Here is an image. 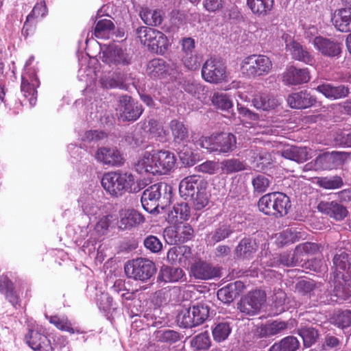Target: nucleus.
I'll use <instances>...</instances> for the list:
<instances>
[{"mask_svg":"<svg viewBox=\"0 0 351 351\" xmlns=\"http://www.w3.org/2000/svg\"><path fill=\"white\" fill-rule=\"evenodd\" d=\"M101 183L106 193L114 197H121L126 193H136L142 189L141 182H136L131 173L121 171L105 173Z\"/></svg>","mask_w":351,"mask_h":351,"instance_id":"obj_1","label":"nucleus"},{"mask_svg":"<svg viewBox=\"0 0 351 351\" xmlns=\"http://www.w3.org/2000/svg\"><path fill=\"white\" fill-rule=\"evenodd\" d=\"M207 182L200 176L193 175L184 178L179 184V193L185 199L193 202L195 210L204 208L208 203Z\"/></svg>","mask_w":351,"mask_h":351,"instance_id":"obj_2","label":"nucleus"},{"mask_svg":"<svg viewBox=\"0 0 351 351\" xmlns=\"http://www.w3.org/2000/svg\"><path fill=\"white\" fill-rule=\"evenodd\" d=\"M172 186L165 182H158L146 189L141 196V204L148 213H153L158 206H166L172 198Z\"/></svg>","mask_w":351,"mask_h":351,"instance_id":"obj_3","label":"nucleus"},{"mask_svg":"<svg viewBox=\"0 0 351 351\" xmlns=\"http://www.w3.org/2000/svg\"><path fill=\"white\" fill-rule=\"evenodd\" d=\"M258 209L267 215L282 217L291 208L289 197L283 193L274 192L262 196L258 202Z\"/></svg>","mask_w":351,"mask_h":351,"instance_id":"obj_4","label":"nucleus"},{"mask_svg":"<svg viewBox=\"0 0 351 351\" xmlns=\"http://www.w3.org/2000/svg\"><path fill=\"white\" fill-rule=\"evenodd\" d=\"M136 35L142 44L147 45L156 53L163 54L169 47L167 37L156 29L141 26L136 29Z\"/></svg>","mask_w":351,"mask_h":351,"instance_id":"obj_5","label":"nucleus"},{"mask_svg":"<svg viewBox=\"0 0 351 351\" xmlns=\"http://www.w3.org/2000/svg\"><path fill=\"white\" fill-rule=\"evenodd\" d=\"M272 69L271 60L265 55H250L241 63V71L248 77H258L267 75Z\"/></svg>","mask_w":351,"mask_h":351,"instance_id":"obj_6","label":"nucleus"},{"mask_svg":"<svg viewBox=\"0 0 351 351\" xmlns=\"http://www.w3.org/2000/svg\"><path fill=\"white\" fill-rule=\"evenodd\" d=\"M124 270L128 278L145 282L156 273V267L152 261L138 258L127 262Z\"/></svg>","mask_w":351,"mask_h":351,"instance_id":"obj_7","label":"nucleus"},{"mask_svg":"<svg viewBox=\"0 0 351 351\" xmlns=\"http://www.w3.org/2000/svg\"><path fill=\"white\" fill-rule=\"evenodd\" d=\"M202 76L205 81L210 83L218 84L226 81V67L221 60L211 58L204 63Z\"/></svg>","mask_w":351,"mask_h":351,"instance_id":"obj_8","label":"nucleus"},{"mask_svg":"<svg viewBox=\"0 0 351 351\" xmlns=\"http://www.w3.org/2000/svg\"><path fill=\"white\" fill-rule=\"evenodd\" d=\"M265 302V293L261 290H255L241 298L237 304V308L244 315L254 316L259 313Z\"/></svg>","mask_w":351,"mask_h":351,"instance_id":"obj_9","label":"nucleus"},{"mask_svg":"<svg viewBox=\"0 0 351 351\" xmlns=\"http://www.w3.org/2000/svg\"><path fill=\"white\" fill-rule=\"evenodd\" d=\"M119 118L124 121H134L142 114V106L135 101L130 96L124 95L119 98L117 107Z\"/></svg>","mask_w":351,"mask_h":351,"instance_id":"obj_10","label":"nucleus"},{"mask_svg":"<svg viewBox=\"0 0 351 351\" xmlns=\"http://www.w3.org/2000/svg\"><path fill=\"white\" fill-rule=\"evenodd\" d=\"M189 265V275L196 280H207L221 276L219 267L201 258L195 259Z\"/></svg>","mask_w":351,"mask_h":351,"instance_id":"obj_11","label":"nucleus"},{"mask_svg":"<svg viewBox=\"0 0 351 351\" xmlns=\"http://www.w3.org/2000/svg\"><path fill=\"white\" fill-rule=\"evenodd\" d=\"M193 229L188 223H180L176 227L165 230V237L169 243H184L191 240L193 236Z\"/></svg>","mask_w":351,"mask_h":351,"instance_id":"obj_12","label":"nucleus"},{"mask_svg":"<svg viewBox=\"0 0 351 351\" xmlns=\"http://www.w3.org/2000/svg\"><path fill=\"white\" fill-rule=\"evenodd\" d=\"M132 56L118 47H111L104 51L103 61L110 66H125L131 63Z\"/></svg>","mask_w":351,"mask_h":351,"instance_id":"obj_13","label":"nucleus"},{"mask_svg":"<svg viewBox=\"0 0 351 351\" xmlns=\"http://www.w3.org/2000/svg\"><path fill=\"white\" fill-rule=\"evenodd\" d=\"M95 159L105 165L120 167L124 162V159L120 152L115 148L102 147L97 149Z\"/></svg>","mask_w":351,"mask_h":351,"instance_id":"obj_14","label":"nucleus"},{"mask_svg":"<svg viewBox=\"0 0 351 351\" xmlns=\"http://www.w3.org/2000/svg\"><path fill=\"white\" fill-rule=\"evenodd\" d=\"M193 257L191 249L186 245L171 247L167 255V260L172 264H179L182 267L189 266Z\"/></svg>","mask_w":351,"mask_h":351,"instance_id":"obj_15","label":"nucleus"},{"mask_svg":"<svg viewBox=\"0 0 351 351\" xmlns=\"http://www.w3.org/2000/svg\"><path fill=\"white\" fill-rule=\"evenodd\" d=\"M313 45L322 55L328 57L337 56L341 51L339 43L324 37L315 38Z\"/></svg>","mask_w":351,"mask_h":351,"instance_id":"obj_16","label":"nucleus"},{"mask_svg":"<svg viewBox=\"0 0 351 351\" xmlns=\"http://www.w3.org/2000/svg\"><path fill=\"white\" fill-rule=\"evenodd\" d=\"M154 153L158 174H167L175 166L176 159L174 154L169 150L154 151Z\"/></svg>","mask_w":351,"mask_h":351,"instance_id":"obj_17","label":"nucleus"},{"mask_svg":"<svg viewBox=\"0 0 351 351\" xmlns=\"http://www.w3.org/2000/svg\"><path fill=\"white\" fill-rule=\"evenodd\" d=\"M38 86V80L34 75H22L21 92L25 98H28L30 107L34 106L36 103L37 91L36 87Z\"/></svg>","mask_w":351,"mask_h":351,"instance_id":"obj_18","label":"nucleus"},{"mask_svg":"<svg viewBox=\"0 0 351 351\" xmlns=\"http://www.w3.org/2000/svg\"><path fill=\"white\" fill-rule=\"evenodd\" d=\"M28 345L35 351H52L50 340L36 330H30L25 337Z\"/></svg>","mask_w":351,"mask_h":351,"instance_id":"obj_19","label":"nucleus"},{"mask_svg":"<svg viewBox=\"0 0 351 351\" xmlns=\"http://www.w3.org/2000/svg\"><path fill=\"white\" fill-rule=\"evenodd\" d=\"M350 265L348 250L342 248L337 250L332 258V265L331 267L335 278H340L344 276L343 272L347 268H350Z\"/></svg>","mask_w":351,"mask_h":351,"instance_id":"obj_20","label":"nucleus"},{"mask_svg":"<svg viewBox=\"0 0 351 351\" xmlns=\"http://www.w3.org/2000/svg\"><path fill=\"white\" fill-rule=\"evenodd\" d=\"M145 218L134 209L121 210L119 227L122 230L130 229L143 223Z\"/></svg>","mask_w":351,"mask_h":351,"instance_id":"obj_21","label":"nucleus"},{"mask_svg":"<svg viewBox=\"0 0 351 351\" xmlns=\"http://www.w3.org/2000/svg\"><path fill=\"white\" fill-rule=\"evenodd\" d=\"M309 79V73L306 69H298L294 66L289 67L282 75L283 82L289 85L306 83Z\"/></svg>","mask_w":351,"mask_h":351,"instance_id":"obj_22","label":"nucleus"},{"mask_svg":"<svg viewBox=\"0 0 351 351\" xmlns=\"http://www.w3.org/2000/svg\"><path fill=\"white\" fill-rule=\"evenodd\" d=\"M315 102V98L306 90L293 93L287 97V103L292 108H307L313 106Z\"/></svg>","mask_w":351,"mask_h":351,"instance_id":"obj_23","label":"nucleus"},{"mask_svg":"<svg viewBox=\"0 0 351 351\" xmlns=\"http://www.w3.org/2000/svg\"><path fill=\"white\" fill-rule=\"evenodd\" d=\"M317 209L336 220H342L348 215L346 207L335 201L321 202L317 206Z\"/></svg>","mask_w":351,"mask_h":351,"instance_id":"obj_24","label":"nucleus"},{"mask_svg":"<svg viewBox=\"0 0 351 351\" xmlns=\"http://www.w3.org/2000/svg\"><path fill=\"white\" fill-rule=\"evenodd\" d=\"M341 162V153L337 152L324 153L315 158V165L319 171L335 169Z\"/></svg>","mask_w":351,"mask_h":351,"instance_id":"obj_25","label":"nucleus"},{"mask_svg":"<svg viewBox=\"0 0 351 351\" xmlns=\"http://www.w3.org/2000/svg\"><path fill=\"white\" fill-rule=\"evenodd\" d=\"M279 152L285 158L298 163L304 162L311 158L309 149L306 147L288 145L282 149Z\"/></svg>","mask_w":351,"mask_h":351,"instance_id":"obj_26","label":"nucleus"},{"mask_svg":"<svg viewBox=\"0 0 351 351\" xmlns=\"http://www.w3.org/2000/svg\"><path fill=\"white\" fill-rule=\"evenodd\" d=\"M302 258L299 256V254L298 253L296 254V250L295 249L293 253L285 252L279 256L274 257L273 260H271L269 263L266 261L263 263L270 267H276L280 265L287 267H295L298 265L303 266L302 264Z\"/></svg>","mask_w":351,"mask_h":351,"instance_id":"obj_27","label":"nucleus"},{"mask_svg":"<svg viewBox=\"0 0 351 351\" xmlns=\"http://www.w3.org/2000/svg\"><path fill=\"white\" fill-rule=\"evenodd\" d=\"M156 163L154 151L152 153L145 152L136 163L135 168L136 171L141 174L156 175L158 174V170L156 166Z\"/></svg>","mask_w":351,"mask_h":351,"instance_id":"obj_28","label":"nucleus"},{"mask_svg":"<svg viewBox=\"0 0 351 351\" xmlns=\"http://www.w3.org/2000/svg\"><path fill=\"white\" fill-rule=\"evenodd\" d=\"M250 156L253 168L258 171H264L272 162L271 154L262 148L252 149Z\"/></svg>","mask_w":351,"mask_h":351,"instance_id":"obj_29","label":"nucleus"},{"mask_svg":"<svg viewBox=\"0 0 351 351\" xmlns=\"http://www.w3.org/2000/svg\"><path fill=\"white\" fill-rule=\"evenodd\" d=\"M288 328V322L275 320L270 323L262 324L256 330V335L259 337H267L280 334Z\"/></svg>","mask_w":351,"mask_h":351,"instance_id":"obj_30","label":"nucleus"},{"mask_svg":"<svg viewBox=\"0 0 351 351\" xmlns=\"http://www.w3.org/2000/svg\"><path fill=\"white\" fill-rule=\"evenodd\" d=\"M169 128L173 142L178 145H184L189 141V130L183 122L173 119L169 123Z\"/></svg>","mask_w":351,"mask_h":351,"instance_id":"obj_31","label":"nucleus"},{"mask_svg":"<svg viewBox=\"0 0 351 351\" xmlns=\"http://www.w3.org/2000/svg\"><path fill=\"white\" fill-rule=\"evenodd\" d=\"M184 278L185 274L182 269L167 265L162 266L158 275V280L165 282H176Z\"/></svg>","mask_w":351,"mask_h":351,"instance_id":"obj_32","label":"nucleus"},{"mask_svg":"<svg viewBox=\"0 0 351 351\" xmlns=\"http://www.w3.org/2000/svg\"><path fill=\"white\" fill-rule=\"evenodd\" d=\"M258 250V244L255 240L250 237L242 239L235 248V254L243 259H250Z\"/></svg>","mask_w":351,"mask_h":351,"instance_id":"obj_33","label":"nucleus"},{"mask_svg":"<svg viewBox=\"0 0 351 351\" xmlns=\"http://www.w3.org/2000/svg\"><path fill=\"white\" fill-rule=\"evenodd\" d=\"M332 295L336 297L335 301L341 302L351 296V279H346L344 276L335 278Z\"/></svg>","mask_w":351,"mask_h":351,"instance_id":"obj_34","label":"nucleus"},{"mask_svg":"<svg viewBox=\"0 0 351 351\" xmlns=\"http://www.w3.org/2000/svg\"><path fill=\"white\" fill-rule=\"evenodd\" d=\"M243 287L241 281L230 283L217 291V298L222 302L229 304L239 295L240 289Z\"/></svg>","mask_w":351,"mask_h":351,"instance_id":"obj_35","label":"nucleus"},{"mask_svg":"<svg viewBox=\"0 0 351 351\" xmlns=\"http://www.w3.org/2000/svg\"><path fill=\"white\" fill-rule=\"evenodd\" d=\"M139 16L145 24L149 26H158L164 19V12L161 10H152L142 8Z\"/></svg>","mask_w":351,"mask_h":351,"instance_id":"obj_36","label":"nucleus"},{"mask_svg":"<svg viewBox=\"0 0 351 351\" xmlns=\"http://www.w3.org/2000/svg\"><path fill=\"white\" fill-rule=\"evenodd\" d=\"M287 49L291 52L293 58L302 61L307 64L312 65L315 60L312 55L302 47V46L295 41L286 45Z\"/></svg>","mask_w":351,"mask_h":351,"instance_id":"obj_37","label":"nucleus"},{"mask_svg":"<svg viewBox=\"0 0 351 351\" xmlns=\"http://www.w3.org/2000/svg\"><path fill=\"white\" fill-rule=\"evenodd\" d=\"M316 89L326 97L332 99L345 97L349 94V89L343 85L333 86L329 84H325L318 86Z\"/></svg>","mask_w":351,"mask_h":351,"instance_id":"obj_38","label":"nucleus"},{"mask_svg":"<svg viewBox=\"0 0 351 351\" xmlns=\"http://www.w3.org/2000/svg\"><path fill=\"white\" fill-rule=\"evenodd\" d=\"M231 332V322L227 320L218 321L212 326L213 338L217 343L226 340Z\"/></svg>","mask_w":351,"mask_h":351,"instance_id":"obj_39","label":"nucleus"},{"mask_svg":"<svg viewBox=\"0 0 351 351\" xmlns=\"http://www.w3.org/2000/svg\"><path fill=\"white\" fill-rule=\"evenodd\" d=\"M252 103L256 108L268 111L276 108L280 104V101L271 95L262 93L256 95Z\"/></svg>","mask_w":351,"mask_h":351,"instance_id":"obj_40","label":"nucleus"},{"mask_svg":"<svg viewBox=\"0 0 351 351\" xmlns=\"http://www.w3.org/2000/svg\"><path fill=\"white\" fill-rule=\"evenodd\" d=\"M217 152L228 153L234 150L236 147L237 140L234 134L222 132L216 134Z\"/></svg>","mask_w":351,"mask_h":351,"instance_id":"obj_41","label":"nucleus"},{"mask_svg":"<svg viewBox=\"0 0 351 351\" xmlns=\"http://www.w3.org/2000/svg\"><path fill=\"white\" fill-rule=\"evenodd\" d=\"M234 232V229L230 224L220 223L214 231L208 234L207 241L210 244H215L228 238Z\"/></svg>","mask_w":351,"mask_h":351,"instance_id":"obj_42","label":"nucleus"},{"mask_svg":"<svg viewBox=\"0 0 351 351\" xmlns=\"http://www.w3.org/2000/svg\"><path fill=\"white\" fill-rule=\"evenodd\" d=\"M0 292L15 306L18 304V296L13 282L5 275H0Z\"/></svg>","mask_w":351,"mask_h":351,"instance_id":"obj_43","label":"nucleus"},{"mask_svg":"<svg viewBox=\"0 0 351 351\" xmlns=\"http://www.w3.org/2000/svg\"><path fill=\"white\" fill-rule=\"evenodd\" d=\"M274 0H247V5L253 14L266 16L271 10Z\"/></svg>","mask_w":351,"mask_h":351,"instance_id":"obj_44","label":"nucleus"},{"mask_svg":"<svg viewBox=\"0 0 351 351\" xmlns=\"http://www.w3.org/2000/svg\"><path fill=\"white\" fill-rule=\"evenodd\" d=\"M169 66L165 61L161 58L150 60L147 66V73L152 77H160L165 75Z\"/></svg>","mask_w":351,"mask_h":351,"instance_id":"obj_45","label":"nucleus"},{"mask_svg":"<svg viewBox=\"0 0 351 351\" xmlns=\"http://www.w3.org/2000/svg\"><path fill=\"white\" fill-rule=\"evenodd\" d=\"M299 346L300 342L296 337L288 336L275 343L269 348V351H295Z\"/></svg>","mask_w":351,"mask_h":351,"instance_id":"obj_46","label":"nucleus"},{"mask_svg":"<svg viewBox=\"0 0 351 351\" xmlns=\"http://www.w3.org/2000/svg\"><path fill=\"white\" fill-rule=\"evenodd\" d=\"M190 346L194 351L208 350L211 346L209 333L205 331L195 335L191 339Z\"/></svg>","mask_w":351,"mask_h":351,"instance_id":"obj_47","label":"nucleus"},{"mask_svg":"<svg viewBox=\"0 0 351 351\" xmlns=\"http://www.w3.org/2000/svg\"><path fill=\"white\" fill-rule=\"evenodd\" d=\"M114 29V25L111 20L101 19L97 22L93 35L97 38H106Z\"/></svg>","mask_w":351,"mask_h":351,"instance_id":"obj_48","label":"nucleus"},{"mask_svg":"<svg viewBox=\"0 0 351 351\" xmlns=\"http://www.w3.org/2000/svg\"><path fill=\"white\" fill-rule=\"evenodd\" d=\"M322 285L315 283L313 280H301L297 284V289L303 295H309V297L320 294Z\"/></svg>","mask_w":351,"mask_h":351,"instance_id":"obj_49","label":"nucleus"},{"mask_svg":"<svg viewBox=\"0 0 351 351\" xmlns=\"http://www.w3.org/2000/svg\"><path fill=\"white\" fill-rule=\"evenodd\" d=\"M221 168L226 174L235 173L246 169L245 164L238 158H230L221 162Z\"/></svg>","mask_w":351,"mask_h":351,"instance_id":"obj_50","label":"nucleus"},{"mask_svg":"<svg viewBox=\"0 0 351 351\" xmlns=\"http://www.w3.org/2000/svg\"><path fill=\"white\" fill-rule=\"evenodd\" d=\"M183 88L186 92L197 99L203 98L206 94L205 86L195 80L185 81L183 84Z\"/></svg>","mask_w":351,"mask_h":351,"instance_id":"obj_51","label":"nucleus"},{"mask_svg":"<svg viewBox=\"0 0 351 351\" xmlns=\"http://www.w3.org/2000/svg\"><path fill=\"white\" fill-rule=\"evenodd\" d=\"M191 307L182 309L177 316V322L180 327L191 328L197 326L194 317L192 315Z\"/></svg>","mask_w":351,"mask_h":351,"instance_id":"obj_52","label":"nucleus"},{"mask_svg":"<svg viewBox=\"0 0 351 351\" xmlns=\"http://www.w3.org/2000/svg\"><path fill=\"white\" fill-rule=\"evenodd\" d=\"M190 307L197 326L202 324L208 319L210 311L208 305L200 303Z\"/></svg>","mask_w":351,"mask_h":351,"instance_id":"obj_53","label":"nucleus"},{"mask_svg":"<svg viewBox=\"0 0 351 351\" xmlns=\"http://www.w3.org/2000/svg\"><path fill=\"white\" fill-rule=\"evenodd\" d=\"M211 100L215 106L222 110H228L233 106V103L230 96L223 93H215Z\"/></svg>","mask_w":351,"mask_h":351,"instance_id":"obj_54","label":"nucleus"},{"mask_svg":"<svg viewBox=\"0 0 351 351\" xmlns=\"http://www.w3.org/2000/svg\"><path fill=\"white\" fill-rule=\"evenodd\" d=\"M170 216L177 221H187L191 217V208L186 203L178 204L173 206Z\"/></svg>","mask_w":351,"mask_h":351,"instance_id":"obj_55","label":"nucleus"},{"mask_svg":"<svg viewBox=\"0 0 351 351\" xmlns=\"http://www.w3.org/2000/svg\"><path fill=\"white\" fill-rule=\"evenodd\" d=\"M100 84L105 88H123V82L120 74L105 75L100 78Z\"/></svg>","mask_w":351,"mask_h":351,"instance_id":"obj_56","label":"nucleus"},{"mask_svg":"<svg viewBox=\"0 0 351 351\" xmlns=\"http://www.w3.org/2000/svg\"><path fill=\"white\" fill-rule=\"evenodd\" d=\"M287 295L280 289H274V295L272 296L273 307L276 314H280L284 312L286 309L285 301Z\"/></svg>","mask_w":351,"mask_h":351,"instance_id":"obj_57","label":"nucleus"},{"mask_svg":"<svg viewBox=\"0 0 351 351\" xmlns=\"http://www.w3.org/2000/svg\"><path fill=\"white\" fill-rule=\"evenodd\" d=\"M202 57L197 53L189 55H182V62L184 66L189 70L195 71L201 65Z\"/></svg>","mask_w":351,"mask_h":351,"instance_id":"obj_58","label":"nucleus"},{"mask_svg":"<svg viewBox=\"0 0 351 351\" xmlns=\"http://www.w3.org/2000/svg\"><path fill=\"white\" fill-rule=\"evenodd\" d=\"M299 335L306 347H310L315 343L318 337L317 330L311 327H304L300 329Z\"/></svg>","mask_w":351,"mask_h":351,"instance_id":"obj_59","label":"nucleus"},{"mask_svg":"<svg viewBox=\"0 0 351 351\" xmlns=\"http://www.w3.org/2000/svg\"><path fill=\"white\" fill-rule=\"evenodd\" d=\"M254 192L257 193H265L269 188L271 180L264 175H258L252 180Z\"/></svg>","mask_w":351,"mask_h":351,"instance_id":"obj_60","label":"nucleus"},{"mask_svg":"<svg viewBox=\"0 0 351 351\" xmlns=\"http://www.w3.org/2000/svg\"><path fill=\"white\" fill-rule=\"evenodd\" d=\"M302 235L300 232L295 229L288 228L280 233L278 239L284 245L293 243L298 241Z\"/></svg>","mask_w":351,"mask_h":351,"instance_id":"obj_61","label":"nucleus"},{"mask_svg":"<svg viewBox=\"0 0 351 351\" xmlns=\"http://www.w3.org/2000/svg\"><path fill=\"white\" fill-rule=\"evenodd\" d=\"M49 321L51 324L56 326V327L59 330L67 331L71 334L75 332V330L73 328L71 323L67 319V317H60L58 316L54 315L51 316L49 318Z\"/></svg>","mask_w":351,"mask_h":351,"instance_id":"obj_62","label":"nucleus"},{"mask_svg":"<svg viewBox=\"0 0 351 351\" xmlns=\"http://www.w3.org/2000/svg\"><path fill=\"white\" fill-rule=\"evenodd\" d=\"M320 246L313 242H305L300 243L295 247L296 254L301 257L304 255H313L319 250Z\"/></svg>","mask_w":351,"mask_h":351,"instance_id":"obj_63","label":"nucleus"},{"mask_svg":"<svg viewBox=\"0 0 351 351\" xmlns=\"http://www.w3.org/2000/svg\"><path fill=\"white\" fill-rule=\"evenodd\" d=\"M333 322L339 328H344L350 326L351 324V311L346 310L339 312L334 317Z\"/></svg>","mask_w":351,"mask_h":351,"instance_id":"obj_64","label":"nucleus"}]
</instances>
